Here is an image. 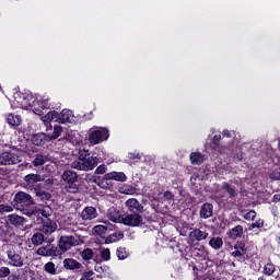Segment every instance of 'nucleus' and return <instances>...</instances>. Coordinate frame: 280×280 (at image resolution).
<instances>
[{"label": "nucleus", "instance_id": "f257e3e1", "mask_svg": "<svg viewBox=\"0 0 280 280\" xmlns=\"http://www.w3.org/2000/svg\"><path fill=\"white\" fill-rule=\"evenodd\" d=\"M39 104L45 108L47 98L38 94L33 95L30 92H15L13 94V101H11L12 108H23L33 113L38 108Z\"/></svg>", "mask_w": 280, "mask_h": 280}, {"label": "nucleus", "instance_id": "f03ea898", "mask_svg": "<svg viewBox=\"0 0 280 280\" xmlns=\"http://www.w3.org/2000/svg\"><path fill=\"white\" fill-rule=\"evenodd\" d=\"M98 164L100 159L97 156H89L88 151H80L78 160L71 163V167L81 172H90L91 170H95Z\"/></svg>", "mask_w": 280, "mask_h": 280}, {"label": "nucleus", "instance_id": "7ed1b4c3", "mask_svg": "<svg viewBox=\"0 0 280 280\" xmlns=\"http://www.w3.org/2000/svg\"><path fill=\"white\" fill-rule=\"evenodd\" d=\"M48 101L49 100L46 98V105L44 107H43V103H39L37 108H35V112H33L35 115H38L40 117V121L45 124L46 132H49V130H51V121H58V112L56 110L47 112Z\"/></svg>", "mask_w": 280, "mask_h": 280}, {"label": "nucleus", "instance_id": "20e7f679", "mask_svg": "<svg viewBox=\"0 0 280 280\" xmlns=\"http://www.w3.org/2000/svg\"><path fill=\"white\" fill-rule=\"evenodd\" d=\"M13 202L15 209H19L22 213L24 210L31 211L32 207H34V199L25 191L16 192Z\"/></svg>", "mask_w": 280, "mask_h": 280}, {"label": "nucleus", "instance_id": "39448f33", "mask_svg": "<svg viewBox=\"0 0 280 280\" xmlns=\"http://www.w3.org/2000/svg\"><path fill=\"white\" fill-rule=\"evenodd\" d=\"M108 137H110L108 129L104 127L92 128L89 132V142L91 145H97L104 141H107Z\"/></svg>", "mask_w": 280, "mask_h": 280}, {"label": "nucleus", "instance_id": "423d86ee", "mask_svg": "<svg viewBox=\"0 0 280 280\" xmlns=\"http://www.w3.org/2000/svg\"><path fill=\"white\" fill-rule=\"evenodd\" d=\"M61 178L65 183H67L66 185V189L67 191H69L70 194H77L78 191V173L73 172V171H66L62 173Z\"/></svg>", "mask_w": 280, "mask_h": 280}, {"label": "nucleus", "instance_id": "0eeeda50", "mask_svg": "<svg viewBox=\"0 0 280 280\" xmlns=\"http://www.w3.org/2000/svg\"><path fill=\"white\" fill-rule=\"evenodd\" d=\"M7 257L9 259L8 265L13 268H23L24 259L21 252L16 250V247L10 246L7 250Z\"/></svg>", "mask_w": 280, "mask_h": 280}, {"label": "nucleus", "instance_id": "6e6552de", "mask_svg": "<svg viewBox=\"0 0 280 280\" xmlns=\"http://www.w3.org/2000/svg\"><path fill=\"white\" fill-rule=\"evenodd\" d=\"M54 213V210L49 206H38V207H32L31 210H23V214L27 215L28 218H32V215H36L37 218H46V220H49V215Z\"/></svg>", "mask_w": 280, "mask_h": 280}, {"label": "nucleus", "instance_id": "1a4fd4ad", "mask_svg": "<svg viewBox=\"0 0 280 280\" xmlns=\"http://www.w3.org/2000/svg\"><path fill=\"white\" fill-rule=\"evenodd\" d=\"M81 241L74 236H61L59 240V248L67 253V250L73 248V246H80Z\"/></svg>", "mask_w": 280, "mask_h": 280}, {"label": "nucleus", "instance_id": "9d476101", "mask_svg": "<svg viewBox=\"0 0 280 280\" xmlns=\"http://www.w3.org/2000/svg\"><path fill=\"white\" fill-rule=\"evenodd\" d=\"M21 163V155L16 152H3L0 155V165H16Z\"/></svg>", "mask_w": 280, "mask_h": 280}, {"label": "nucleus", "instance_id": "9b49d317", "mask_svg": "<svg viewBox=\"0 0 280 280\" xmlns=\"http://www.w3.org/2000/svg\"><path fill=\"white\" fill-rule=\"evenodd\" d=\"M207 237H209V233L200 229H195L189 233L188 242L189 244H198V242H202V240H207Z\"/></svg>", "mask_w": 280, "mask_h": 280}, {"label": "nucleus", "instance_id": "f8f14e48", "mask_svg": "<svg viewBox=\"0 0 280 280\" xmlns=\"http://www.w3.org/2000/svg\"><path fill=\"white\" fill-rule=\"evenodd\" d=\"M39 231H42L44 235H51V233H56V231H58V223L50 219L43 220Z\"/></svg>", "mask_w": 280, "mask_h": 280}, {"label": "nucleus", "instance_id": "ddd939ff", "mask_svg": "<svg viewBox=\"0 0 280 280\" xmlns=\"http://www.w3.org/2000/svg\"><path fill=\"white\" fill-rule=\"evenodd\" d=\"M143 222V218L139 213L127 214L122 219L126 226H139Z\"/></svg>", "mask_w": 280, "mask_h": 280}, {"label": "nucleus", "instance_id": "4468645a", "mask_svg": "<svg viewBox=\"0 0 280 280\" xmlns=\"http://www.w3.org/2000/svg\"><path fill=\"white\" fill-rule=\"evenodd\" d=\"M65 139L66 141H69V143H72V145H80V143H82V136L78 131H67Z\"/></svg>", "mask_w": 280, "mask_h": 280}, {"label": "nucleus", "instance_id": "2eb2a0df", "mask_svg": "<svg viewBox=\"0 0 280 280\" xmlns=\"http://www.w3.org/2000/svg\"><path fill=\"white\" fill-rule=\"evenodd\" d=\"M74 117H73V112L69 110V109H63L61 110V113H57V121L59 124H71V121H73Z\"/></svg>", "mask_w": 280, "mask_h": 280}, {"label": "nucleus", "instance_id": "dca6fc26", "mask_svg": "<svg viewBox=\"0 0 280 280\" xmlns=\"http://www.w3.org/2000/svg\"><path fill=\"white\" fill-rule=\"evenodd\" d=\"M125 207H127L128 211H131L133 213H141L143 211V206L139 202V200L135 198H130L125 202Z\"/></svg>", "mask_w": 280, "mask_h": 280}, {"label": "nucleus", "instance_id": "f3484780", "mask_svg": "<svg viewBox=\"0 0 280 280\" xmlns=\"http://www.w3.org/2000/svg\"><path fill=\"white\" fill-rule=\"evenodd\" d=\"M107 218L112 222H118V223H124V214L121 211L117 210V208L112 207L107 211Z\"/></svg>", "mask_w": 280, "mask_h": 280}, {"label": "nucleus", "instance_id": "a211bd4d", "mask_svg": "<svg viewBox=\"0 0 280 280\" xmlns=\"http://www.w3.org/2000/svg\"><path fill=\"white\" fill-rule=\"evenodd\" d=\"M105 180H117L118 183H126L128 177L124 172H110L104 175Z\"/></svg>", "mask_w": 280, "mask_h": 280}, {"label": "nucleus", "instance_id": "6ab92c4d", "mask_svg": "<svg viewBox=\"0 0 280 280\" xmlns=\"http://www.w3.org/2000/svg\"><path fill=\"white\" fill-rule=\"evenodd\" d=\"M37 255H40L42 257H56L57 252L51 244H47L46 246H42L37 249Z\"/></svg>", "mask_w": 280, "mask_h": 280}, {"label": "nucleus", "instance_id": "aec40b11", "mask_svg": "<svg viewBox=\"0 0 280 280\" xmlns=\"http://www.w3.org/2000/svg\"><path fill=\"white\" fill-rule=\"evenodd\" d=\"M24 180L27 187H34L36 183H43L45 178H43L39 174H28L24 177Z\"/></svg>", "mask_w": 280, "mask_h": 280}, {"label": "nucleus", "instance_id": "412c9836", "mask_svg": "<svg viewBox=\"0 0 280 280\" xmlns=\"http://www.w3.org/2000/svg\"><path fill=\"white\" fill-rule=\"evenodd\" d=\"M82 220H95L97 218V209L93 207H86L81 212Z\"/></svg>", "mask_w": 280, "mask_h": 280}, {"label": "nucleus", "instance_id": "4be33fe9", "mask_svg": "<svg viewBox=\"0 0 280 280\" xmlns=\"http://www.w3.org/2000/svg\"><path fill=\"white\" fill-rule=\"evenodd\" d=\"M47 141H49V135L45 132L36 133L32 139L34 145H44Z\"/></svg>", "mask_w": 280, "mask_h": 280}, {"label": "nucleus", "instance_id": "5701e85b", "mask_svg": "<svg viewBox=\"0 0 280 280\" xmlns=\"http://www.w3.org/2000/svg\"><path fill=\"white\" fill-rule=\"evenodd\" d=\"M213 215V206L211 203H203L200 209V218L207 220Z\"/></svg>", "mask_w": 280, "mask_h": 280}, {"label": "nucleus", "instance_id": "b1692460", "mask_svg": "<svg viewBox=\"0 0 280 280\" xmlns=\"http://www.w3.org/2000/svg\"><path fill=\"white\" fill-rule=\"evenodd\" d=\"M7 224L11 226H21V224H23V217H19L18 214H9L7 217Z\"/></svg>", "mask_w": 280, "mask_h": 280}, {"label": "nucleus", "instance_id": "393cba45", "mask_svg": "<svg viewBox=\"0 0 280 280\" xmlns=\"http://www.w3.org/2000/svg\"><path fill=\"white\" fill-rule=\"evenodd\" d=\"M81 266L82 265H80V262L72 258H67L63 260V267L67 270H80Z\"/></svg>", "mask_w": 280, "mask_h": 280}, {"label": "nucleus", "instance_id": "a878e982", "mask_svg": "<svg viewBox=\"0 0 280 280\" xmlns=\"http://www.w3.org/2000/svg\"><path fill=\"white\" fill-rule=\"evenodd\" d=\"M243 234L244 228L242 225H236L235 228L230 230L229 237L231 240H237V237H242Z\"/></svg>", "mask_w": 280, "mask_h": 280}, {"label": "nucleus", "instance_id": "bb28decb", "mask_svg": "<svg viewBox=\"0 0 280 280\" xmlns=\"http://www.w3.org/2000/svg\"><path fill=\"white\" fill-rule=\"evenodd\" d=\"M190 163L192 165H202L205 163V155L198 152L190 153Z\"/></svg>", "mask_w": 280, "mask_h": 280}, {"label": "nucleus", "instance_id": "cd10ccee", "mask_svg": "<svg viewBox=\"0 0 280 280\" xmlns=\"http://www.w3.org/2000/svg\"><path fill=\"white\" fill-rule=\"evenodd\" d=\"M119 194H125L126 196H135L137 194V188L131 185L124 184L119 189Z\"/></svg>", "mask_w": 280, "mask_h": 280}, {"label": "nucleus", "instance_id": "c85d7f7f", "mask_svg": "<svg viewBox=\"0 0 280 280\" xmlns=\"http://www.w3.org/2000/svg\"><path fill=\"white\" fill-rule=\"evenodd\" d=\"M22 121L23 119L19 115L8 114L7 116V122L9 124V126H21Z\"/></svg>", "mask_w": 280, "mask_h": 280}, {"label": "nucleus", "instance_id": "c756f323", "mask_svg": "<svg viewBox=\"0 0 280 280\" xmlns=\"http://www.w3.org/2000/svg\"><path fill=\"white\" fill-rule=\"evenodd\" d=\"M277 272V267L272 262H267L262 268V275L266 277H272Z\"/></svg>", "mask_w": 280, "mask_h": 280}, {"label": "nucleus", "instance_id": "7c9ffc66", "mask_svg": "<svg viewBox=\"0 0 280 280\" xmlns=\"http://www.w3.org/2000/svg\"><path fill=\"white\" fill-rule=\"evenodd\" d=\"M62 126L60 125H55L54 126V130L51 135H48V140L49 141H56V139H58V137H60V135H62Z\"/></svg>", "mask_w": 280, "mask_h": 280}, {"label": "nucleus", "instance_id": "2f4dec72", "mask_svg": "<svg viewBox=\"0 0 280 280\" xmlns=\"http://www.w3.org/2000/svg\"><path fill=\"white\" fill-rule=\"evenodd\" d=\"M224 242L222 241L221 237H212L209 241V246H211V248H213L214 250H220V248H222Z\"/></svg>", "mask_w": 280, "mask_h": 280}, {"label": "nucleus", "instance_id": "473e14b6", "mask_svg": "<svg viewBox=\"0 0 280 280\" xmlns=\"http://www.w3.org/2000/svg\"><path fill=\"white\" fill-rule=\"evenodd\" d=\"M47 163V156L43 154H37L33 160L34 167H40L42 165Z\"/></svg>", "mask_w": 280, "mask_h": 280}, {"label": "nucleus", "instance_id": "72a5a7b5", "mask_svg": "<svg viewBox=\"0 0 280 280\" xmlns=\"http://www.w3.org/2000/svg\"><path fill=\"white\" fill-rule=\"evenodd\" d=\"M222 189H224L225 191H228L230 198H235V196H237V191L235 190V188H233L231 185H229L228 183H223L222 184Z\"/></svg>", "mask_w": 280, "mask_h": 280}, {"label": "nucleus", "instance_id": "f704fd0d", "mask_svg": "<svg viewBox=\"0 0 280 280\" xmlns=\"http://www.w3.org/2000/svg\"><path fill=\"white\" fill-rule=\"evenodd\" d=\"M32 242L35 246H40L45 242V236L40 233H36L32 236Z\"/></svg>", "mask_w": 280, "mask_h": 280}, {"label": "nucleus", "instance_id": "c9c22d12", "mask_svg": "<svg viewBox=\"0 0 280 280\" xmlns=\"http://www.w3.org/2000/svg\"><path fill=\"white\" fill-rule=\"evenodd\" d=\"M81 257L89 261V259H93V249L86 248L81 253Z\"/></svg>", "mask_w": 280, "mask_h": 280}, {"label": "nucleus", "instance_id": "e433bc0d", "mask_svg": "<svg viewBox=\"0 0 280 280\" xmlns=\"http://www.w3.org/2000/svg\"><path fill=\"white\" fill-rule=\"evenodd\" d=\"M106 231H108V228H106L105 225H95L93 228V232L96 233V235H104Z\"/></svg>", "mask_w": 280, "mask_h": 280}, {"label": "nucleus", "instance_id": "4c0bfd02", "mask_svg": "<svg viewBox=\"0 0 280 280\" xmlns=\"http://www.w3.org/2000/svg\"><path fill=\"white\" fill-rule=\"evenodd\" d=\"M128 159L130 161H141V159H143V154L139 152H131L128 153Z\"/></svg>", "mask_w": 280, "mask_h": 280}, {"label": "nucleus", "instance_id": "58836bf2", "mask_svg": "<svg viewBox=\"0 0 280 280\" xmlns=\"http://www.w3.org/2000/svg\"><path fill=\"white\" fill-rule=\"evenodd\" d=\"M116 255L118 259H127L128 258V252H126V248L119 247L116 252Z\"/></svg>", "mask_w": 280, "mask_h": 280}, {"label": "nucleus", "instance_id": "ea45409f", "mask_svg": "<svg viewBox=\"0 0 280 280\" xmlns=\"http://www.w3.org/2000/svg\"><path fill=\"white\" fill-rule=\"evenodd\" d=\"M110 242H119V240H124V233L121 232H115L112 235H109Z\"/></svg>", "mask_w": 280, "mask_h": 280}, {"label": "nucleus", "instance_id": "a19ab883", "mask_svg": "<svg viewBox=\"0 0 280 280\" xmlns=\"http://www.w3.org/2000/svg\"><path fill=\"white\" fill-rule=\"evenodd\" d=\"M46 272H49V275H56V265L54 262H47L45 265Z\"/></svg>", "mask_w": 280, "mask_h": 280}, {"label": "nucleus", "instance_id": "79ce46f5", "mask_svg": "<svg viewBox=\"0 0 280 280\" xmlns=\"http://www.w3.org/2000/svg\"><path fill=\"white\" fill-rule=\"evenodd\" d=\"M101 257L104 259V261L110 260V249L104 248L101 250Z\"/></svg>", "mask_w": 280, "mask_h": 280}, {"label": "nucleus", "instance_id": "37998d69", "mask_svg": "<svg viewBox=\"0 0 280 280\" xmlns=\"http://www.w3.org/2000/svg\"><path fill=\"white\" fill-rule=\"evenodd\" d=\"M12 211H14L12 206L0 205V213H12Z\"/></svg>", "mask_w": 280, "mask_h": 280}, {"label": "nucleus", "instance_id": "c03bdc74", "mask_svg": "<svg viewBox=\"0 0 280 280\" xmlns=\"http://www.w3.org/2000/svg\"><path fill=\"white\" fill-rule=\"evenodd\" d=\"M253 229H264V220L259 219L258 221L252 223L249 231H253Z\"/></svg>", "mask_w": 280, "mask_h": 280}, {"label": "nucleus", "instance_id": "a18cd8bd", "mask_svg": "<svg viewBox=\"0 0 280 280\" xmlns=\"http://www.w3.org/2000/svg\"><path fill=\"white\" fill-rule=\"evenodd\" d=\"M10 275V268L0 267V279H5Z\"/></svg>", "mask_w": 280, "mask_h": 280}, {"label": "nucleus", "instance_id": "49530a36", "mask_svg": "<svg viewBox=\"0 0 280 280\" xmlns=\"http://www.w3.org/2000/svg\"><path fill=\"white\" fill-rule=\"evenodd\" d=\"M255 218H257V212H255V210H252L244 214L245 220H255Z\"/></svg>", "mask_w": 280, "mask_h": 280}, {"label": "nucleus", "instance_id": "de8ad7c7", "mask_svg": "<svg viewBox=\"0 0 280 280\" xmlns=\"http://www.w3.org/2000/svg\"><path fill=\"white\" fill-rule=\"evenodd\" d=\"M95 270L96 272H108L110 268L108 266L96 265Z\"/></svg>", "mask_w": 280, "mask_h": 280}, {"label": "nucleus", "instance_id": "09e8293b", "mask_svg": "<svg viewBox=\"0 0 280 280\" xmlns=\"http://www.w3.org/2000/svg\"><path fill=\"white\" fill-rule=\"evenodd\" d=\"M80 280H93V271H85Z\"/></svg>", "mask_w": 280, "mask_h": 280}, {"label": "nucleus", "instance_id": "8fccbe9b", "mask_svg": "<svg viewBox=\"0 0 280 280\" xmlns=\"http://www.w3.org/2000/svg\"><path fill=\"white\" fill-rule=\"evenodd\" d=\"M37 196H40L42 200H49L51 198V195L45 191L37 192Z\"/></svg>", "mask_w": 280, "mask_h": 280}, {"label": "nucleus", "instance_id": "3c124183", "mask_svg": "<svg viewBox=\"0 0 280 280\" xmlns=\"http://www.w3.org/2000/svg\"><path fill=\"white\" fill-rule=\"evenodd\" d=\"M95 174H106V165H100L96 170H95Z\"/></svg>", "mask_w": 280, "mask_h": 280}, {"label": "nucleus", "instance_id": "603ef678", "mask_svg": "<svg viewBox=\"0 0 280 280\" xmlns=\"http://www.w3.org/2000/svg\"><path fill=\"white\" fill-rule=\"evenodd\" d=\"M234 248H236V250H241L243 253H246L244 243H237Z\"/></svg>", "mask_w": 280, "mask_h": 280}, {"label": "nucleus", "instance_id": "864d4df0", "mask_svg": "<svg viewBox=\"0 0 280 280\" xmlns=\"http://www.w3.org/2000/svg\"><path fill=\"white\" fill-rule=\"evenodd\" d=\"M245 252H242L240 249H236L234 252H232V257H242V255H244Z\"/></svg>", "mask_w": 280, "mask_h": 280}, {"label": "nucleus", "instance_id": "5fc2aeb1", "mask_svg": "<svg viewBox=\"0 0 280 280\" xmlns=\"http://www.w3.org/2000/svg\"><path fill=\"white\" fill-rule=\"evenodd\" d=\"M164 198H165L166 200H172V199L174 198V195H172L171 191H165V192H164Z\"/></svg>", "mask_w": 280, "mask_h": 280}, {"label": "nucleus", "instance_id": "6e6d98bb", "mask_svg": "<svg viewBox=\"0 0 280 280\" xmlns=\"http://www.w3.org/2000/svg\"><path fill=\"white\" fill-rule=\"evenodd\" d=\"M271 178L273 179V180H280V172L279 173H272L271 174Z\"/></svg>", "mask_w": 280, "mask_h": 280}, {"label": "nucleus", "instance_id": "4d7b16f0", "mask_svg": "<svg viewBox=\"0 0 280 280\" xmlns=\"http://www.w3.org/2000/svg\"><path fill=\"white\" fill-rule=\"evenodd\" d=\"M220 139H222V136L215 135V136L213 137L214 143L218 142V141H220Z\"/></svg>", "mask_w": 280, "mask_h": 280}, {"label": "nucleus", "instance_id": "13d9d810", "mask_svg": "<svg viewBox=\"0 0 280 280\" xmlns=\"http://www.w3.org/2000/svg\"><path fill=\"white\" fill-rule=\"evenodd\" d=\"M223 137H231V131L229 130H223Z\"/></svg>", "mask_w": 280, "mask_h": 280}, {"label": "nucleus", "instance_id": "bf43d9fd", "mask_svg": "<svg viewBox=\"0 0 280 280\" xmlns=\"http://www.w3.org/2000/svg\"><path fill=\"white\" fill-rule=\"evenodd\" d=\"M273 202H280V195L273 196Z\"/></svg>", "mask_w": 280, "mask_h": 280}, {"label": "nucleus", "instance_id": "052dcab7", "mask_svg": "<svg viewBox=\"0 0 280 280\" xmlns=\"http://www.w3.org/2000/svg\"><path fill=\"white\" fill-rule=\"evenodd\" d=\"M236 159H237V161H242V160L244 159V154H242V153H241V154H237V155H236Z\"/></svg>", "mask_w": 280, "mask_h": 280}, {"label": "nucleus", "instance_id": "680f3d73", "mask_svg": "<svg viewBox=\"0 0 280 280\" xmlns=\"http://www.w3.org/2000/svg\"><path fill=\"white\" fill-rule=\"evenodd\" d=\"M258 280H266V278H264V277H259V278H258Z\"/></svg>", "mask_w": 280, "mask_h": 280}, {"label": "nucleus", "instance_id": "e2e57ef3", "mask_svg": "<svg viewBox=\"0 0 280 280\" xmlns=\"http://www.w3.org/2000/svg\"><path fill=\"white\" fill-rule=\"evenodd\" d=\"M0 93H1V86H0Z\"/></svg>", "mask_w": 280, "mask_h": 280}]
</instances>
